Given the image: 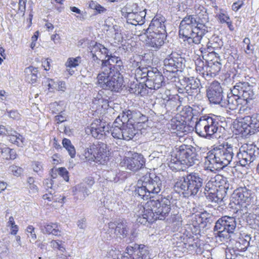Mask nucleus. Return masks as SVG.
Masks as SVG:
<instances>
[{
  "mask_svg": "<svg viewBox=\"0 0 259 259\" xmlns=\"http://www.w3.org/2000/svg\"><path fill=\"white\" fill-rule=\"evenodd\" d=\"M198 161L196 148L190 145H182L179 147L175 156L170 160L169 166L172 170H180L183 169L182 165L191 166Z\"/></svg>",
  "mask_w": 259,
  "mask_h": 259,
  "instance_id": "423d86ee",
  "label": "nucleus"
},
{
  "mask_svg": "<svg viewBox=\"0 0 259 259\" xmlns=\"http://www.w3.org/2000/svg\"><path fill=\"white\" fill-rule=\"evenodd\" d=\"M43 233L58 235L61 232L60 226L57 223H44L40 227Z\"/></svg>",
  "mask_w": 259,
  "mask_h": 259,
  "instance_id": "7c9ffc66",
  "label": "nucleus"
},
{
  "mask_svg": "<svg viewBox=\"0 0 259 259\" xmlns=\"http://www.w3.org/2000/svg\"><path fill=\"white\" fill-rule=\"evenodd\" d=\"M63 147L67 150L71 158H74L76 154V151L71 141L67 139L64 138L62 141Z\"/></svg>",
  "mask_w": 259,
  "mask_h": 259,
  "instance_id": "a19ab883",
  "label": "nucleus"
},
{
  "mask_svg": "<svg viewBox=\"0 0 259 259\" xmlns=\"http://www.w3.org/2000/svg\"><path fill=\"white\" fill-rule=\"evenodd\" d=\"M51 245L52 247L54 248H57L59 250H61L62 247L61 246L60 244L58 242L55 240H52L51 242Z\"/></svg>",
  "mask_w": 259,
  "mask_h": 259,
  "instance_id": "69168bd1",
  "label": "nucleus"
},
{
  "mask_svg": "<svg viewBox=\"0 0 259 259\" xmlns=\"http://www.w3.org/2000/svg\"><path fill=\"white\" fill-rule=\"evenodd\" d=\"M205 196L207 199L212 202H214L217 203L221 202L223 200L222 198L219 196L218 192H210V195L206 194Z\"/></svg>",
  "mask_w": 259,
  "mask_h": 259,
  "instance_id": "de8ad7c7",
  "label": "nucleus"
},
{
  "mask_svg": "<svg viewBox=\"0 0 259 259\" xmlns=\"http://www.w3.org/2000/svg\"><path fill=\"white\" fill-rule=\"evenodd\" d=\"M87 132H90L93 137L97 139H101L108 132L107 123L99 119H96L91 124L90 127L88 128Z\"/></svg>",
  "mask_w": 259,
  "mask_h": 259,
  "instance_id": "dca6fc26",
  "label": "nucleus"
},
{
  "mask_svg": "<svg viewBox=\"0 0 259 259\" xmlns=\"http://www.w3.org/2000/svg\"><path fill=\"white\" fill-rule=\"evenodd\" d=\"M3 158L6 160H14L16 158L17 154L15 150L8 147H4L1 149Z\"/></svg>",
  "mask_w": 259,
  "mask_h": 259,
  "instance_id": "e433bc0d",
  "label": "nucleus"
},
{
  "mask_svg": "<svg viewBox=\"0 0 259 259\" xmlns=\"http://www.w3.org/2000/svg\"><path fill=\"white\" fill-rule=\"evenodd\" d=\"M169 197L161 198L160 200L150 199L143 207V214L138 221L141 224L147 222H153L157 219L163 220L167 217L171 210Z\"/></svg>",
  "mask_w": 259,
  "mask_h": 259,
  "instance_id": "7ed1b4c3",
  "label": "nucleus"
},
{
  "mask_svg": "<svg viewBox=\"0 0 259 259\" xmlns=\"http://www.w3.org/2000/svg\"><path fill=\"white\" fill-rule=\"evenodd\" d=\"M165 21V18L163 17L158 16L154 17L149 27L147 29H142V33L153 32L158 34L162 33L163 34H166Z\"/></svg>",
  "mask_w": 259,
  "mask_h": 259,
  "instance_id": "412c9836",
  "label": "nucleus"
},
{
  "mask_svg": "<svg viewBox=\"0 0 259 259\" xmlns=\"http://www.w3.org/2000/svg\"><path fill=\"white\" fill-rule=\"evenodd\" d=\"M223 180L224 182L226 181V178H223L222 176L219 175L216 176L213 179H211V180L208 181L204 188V193L205 194V192H208L209 190L213 187H217L215 183H217V181H221ZM227 184L225 183V186H224V188H228V186H226Z\"/></svg>",
  "mask_w": 259,
  "mask_h": 259,
  "instance_id": "c9c22d12",
  "label": "nucleus"
},
{
  "mask_svg": "<svg viewBox=\"0 0 259 259\" xmlns=\"http://www.w3.org/2000/svg\"><path fill=\"white\" fill-rule=\"evenodd\" d=\"M73 192L74 195H77L78 193H81L83 195L81 198H85L90 193L88 188L83 184H79L73 187Z\"/></svg>",
  "mask_w": 259,
  "mask_h": 259,
  "instance_id": "58836bf2",
  "label": "nucleus"
},
{
  "mask_svg": "<svg viewBox=\"0 0 259 259\" xmlns=\"http://www.w3.org/2000/svg\"><path fill=\"white\" fill-rule=\"evenodd\" d=\"M58 174L63 177L64 180L66 182L69 180L68 172L66 168L64 167H61L56 170Z\"/></svg>",
  "mask_w": 259,
  "mask_h": 259,
  "instance_id": "603ef678",
  "label": "nucleus"
},
{
  "mask_svg": "<svg viewBox=\"0 0 259 259\" xmlns=\"http://www.w3.org/2000/svg\"><path fill=\"white\" fill-rule=\"evenodd\" d=\"M143 176L138 181L136 192L144 199L158 194L161 190L162 184L159 177L150 174L147 169H143Z\"/></svg>",
  "mask_w": 259,
  "mask_h": 259,
  "instance_id": "39448f33",
  "label": "nucleus"
},
{
  "mask_svg": "<svg viewBox=\"0 0 259 259\" xmlns=\"http://www.w3.org/2000/svg\"><path fill=\"white\" fill-rule=\"evenodd\" d=\"M122 118L123 122V140L129 141L133 139L135 137L142 134L141 129L138 128L135 123L132 120L126 119L124 120L123 117Z\"/></svg>",
  "mask_w": 259,
  "mask_h": 259,
  "instance_id": "aec40b11",
  "label": "nucleus"
},
{
  "mask_svg": "<svg viewBox=\"0 0 259 259\" xmlns=\"http://www.w3.org/2000/svg\"><path fill=\"white\" fill-rule=\"evenodd\" d=\"M206 122V116H202L200 117L197 121H196L195 124V132L196 133L199 135L200 136L204 138H210V133H209L207 126L203 127V130L202 131L201 128V124L203 122Z\"/></svg>",
  "mask_w": 259,
  "mask_h": 259,
  "instance_id": "2f4dec72",
  "label": "nucleus"
},
{
  "mask_svg": "<svg viewBox=\"0 0 259 259\" xmlns=\"http://www.w3.org/2000/svg\"><path fill=\"white\" fill-rule=\"evenodd\" d=\"M144 89V84L141 83H132L130 87L129 91L135 95H142Z\"/></svg>",
  "mask_w": 259,
  "mask_h": 259,
  "instance_id": "c03bdc74",
  "label": "nucleus"
},
{
  "mask_svg": "<svg viewBox=\"0 0 259 259\" xmlns=\"http://www.w3.org/2000/svg\"><path fill=\"white\" fill-rule=\"evenodd\" d=\"M196 70L205 78V75L207 68V61L204 62L200 58H198L195 61Z\"/></svg>",
  "mask_w": 259,
  "mask_h": 259,
  "instance_id": "4c0bfd02",
  "label": "nucleus"
},
{
  "mask_svg": "<svg viewBox=\"0 0 259 259\" xmlns=\"http://www.w3.org/2000/svg\"><path fill=\"white\" fill-rule=\"evenodd\" d=\"M42 198L45 200H48L49 201H53V203L51 204L50 205L55 208L58 207L57 203L60 202L62 203L63 202V199H64V197H63L61 199H58L57 197H56V195H53V194H52L51 193L44 195Z\"/></svg>",
  "mask_w": 259,
  "mask_h": 259,
  "instance_id": "ea45409f",
  "label": "nucleus"
},
{
  "mask_svg": "<svg viewBox=\"0 0 259 259\" xmlns=\"http://www.w3.org/2000/svg\"><path fill=\"white\" fill-rule=\"evenodd\" d=\"M32 166L33 170L36 172L41 171L42 169V164L41 163L37 161L33 162L32 164Z\"/></svg>",
  "mask_w": 259,
  "mask_h": 259,
  "instance_id": "6e6d98bb",
  "label": "nucleus"
},
{
  "mask_svg": "<svg viewBox=\"0 0 259 259\" xmlns=\"http://www.w3.org/2000/svg\"><path fill=\"white\" fill-rule=\"evenodd\" d=\"M11 129H8L4 125H0V135H8Z\"/></svg>",
  "mask_w": 259,
  "mask_h": 259,
  "instance_id": "680f3d73",
  "label": "nucleus"
},
{
  "mask_svg": "<svg viewBox=\"0 0 259 259\" xmlns=\"http://www.w3.org/2000/svg\"><path fill=\"white\" fill-rule=\"evenodd\" d=\"M238 127L243 136L253 134L259 128V121L255 117L247 116L238 121Z\"/></svg>",
  "mask_w": 259,
  "mask_h": 259,
  "instance_id": "f8f14e48",
  "label": "nucleus"
},
{
  "mask_svg": "<svg viewBox=\"0 0 259 259\" xmlns=\"http://www.w3.org/2000/svg\"><path fill=\"white\" fill-rule=\"evenodd\" d=\"M132 7L135 8V13L126 12V15H122L126 18L128 23L137 25L142 21L143 12L140 11L136 3L132 4Z\"/></svg>",
  "mask_w": 259,
  "mask_h": 259,
  "instance_id": "a878e982",
  "label": "nucleus"
},
{
  "mask_svg": "<svg viewBox=\"0 0 259 259\" xmlns=\"http://www.w3.org/2000/svg\"><path fill=\"white\" fill-rule=\"evenodd\" d=\"M233 146L228 143L208 153L205 163L211 171L222 169L230 164L234 156Z\"/></svg>",
  "mask_w": 259,
  "mask_h": 259,
  "instance_id": "20e7f679",
  "label": "nucleus"
},
{
  "mask_svg": "<svg viewBox=\"0 0 259 259\" xmlns=\"http://www.w3.org/2000/svg\"><path fill=\"white\" fill-rule=\"evenodd\" d=\"M123 122L121 114L118 115L112 124L111 129L112 137L117 139L123 140Z\"/></svg>",
  "mask_w": 259,
  "mask_h": 259,
  "instance_id": "cd10ccee",
  "label": "nucleus"
},
{
  "mask_svg": "<svg viewBox=\"0 0 259 259\" xmlns=\"http://www.w3.org/2000/svg\"><path fill=\"white\" fill-rule=\"evenodd\" d=\"M57 88H56L57 90L59 91H64L65 90V83L63 81H59L58 83H57Z\"/></svg>",
  "mask_w": 259,
  "mask_h": 259,
  "instance_id": "0e129e2a",
  "label": "nucleus"
},
{
  "mask_svg": "<svg viewBox=\"0 0 259 259\" xmlns=\"http://www.w3.org/2000/svg\"><path fill=\"white\" fill-rule=\"evenodd\" d=\"M221 63L217 59L211 60L207 61V68L205 75V79H209L211 77L215 76L221 70Z\"/></svg>",
  "mask_w": 259,
  "mask_h": 259,
  "instance_id": "c85d7f7f",
  "label": "nucleus"
},
{
  "mask_svg": "<svg viewBox=\"0 0 259 259\" xmlns=\"http://www.w3.org/2000/svg\"><path fill=\"white\" fill-rule=\"evenodd\" d=\"M124 163L129 170L133 171H136L139 169H144L143 166L145 165V161L143 156L138 153H134L132 157H126L124 159ZM142 174V172H141Z\"/></svg>",
  "mask_w": 259,
  "mask_h": 259,
  "instance_id": "f3484780",
  "label": "nucleus"
},
{
  "mask_svg": "<svg viewBox=\"0 0 259 259\" xmlns=\"http://www.w3.org/2000/svg\"><path fill=\"white\" fill-rule=\"evenodd\" d=\"M167 125L168 128L174 131H180L184 127L183 122L178 120L177 117L172 118Z\"/></svg>",
  "mask_w": 259,
  "mask_h": 259,
  "instance_id": "79ce46f5",
  "label": "nucleus"
},
{
  "mask_svg": "<svg viewBox=\"0 0 259 259\" xmlns=\"http://www.w3.org/2000/svg\"><path fill=\"white\" fill-rule=\"evenodd\" d=\"M24 72L26 79L28 82L32 84L36 82L38 78L37 68L33 66L28 67L25 69Z\"/></svg>",
  "mask_w": 259,
  "mask_h": 259,
  "instance_id": "72a5a7b5",
  "label": "nucleus"
},
{
  "mask_svg": "<svg viewBox=\"0 0 259 259\" xmlns=\"http://www.w3.org/2000/svg\"><path fill=\"white\" fill-rule=\"evenodd\" d=\"M8 226L11 227V234L16 235L18 231V227L15 225L14 219L13 217H10L8 222Z\"/></svg>",
  "mask_w": 259,
  "mask_h": 259,
  "instance_id": "09e8293b",
  "label": "nucleus"
},
{
  "mask_svg": "<svg viewBox=\"0 0 259 259\" xmlns=\"http://www.w3.org/2000/svg\"><path fill=\"white\" fill-rule=\"evenodd\" d=\"M143 34H146L147 36V44L154 50L159 49L163 45L166 36V34H163L162 33H160V34L153 32L142 33V31L137 35L140 36Z\"/></svg>",
  "mask_w": 259,
  "mask_h": 259,
  "instance_id": "a211bd4d",
  "label": "nucleus"
},
{
  "mask_svg": "<svg viewBox=\"0 0 259 259\" xmlns=\"http://www.w3.org/2000/svg\"><path fill=\"white\" fill-rule=\"evenodd\" d=\"M47 82L49 89L57 88V83H55L52 79H47Z\"/></svg>",
  "mask_w": 259,
  "mask_h": 259,
  "instance_id": "338daca9",
  "label": "nucleus"
},
{
  "mask_svg": "<svg viewBox=\"0 0 259 259\" xmlns=\"http://www.w3.org/2000/svg\"><path fill=\"white\" fill-rule=\"evenodd\" d=\"M108 227L110 229L114 230V233L117 237L124 238L128 231L127 223L125 221H121L115 224L113 222L108 223Z\"/></svg>",
  "mask_w": 259,
  "mask_h": 259,
  "instance_id": "bb28decb",
  "label": "nucleus"
},
{
  "mask_svg": "<svg viewBox=\"0 0 259 259\" xmlns=\"http://www.w3.org/2000/svg\"><path fill=\"white\" fill-rule=\"evenodd\" d=\"M24 138L20 134L18 133L17 140H16V145L19 147H23L24 143Z\"/></svg>",
  "mask_w": 259,
  "mask_h": 259,
  "instance_id": "4d7b16f0",
  "label": "nucleus"
},
{
  "mask_svg": "<svg viewBox=\"0 0 259 259\" xmlns=\"http://www.w3.org/2000/svg\"><path fill=\"white\" fill-rule=\"evenodd\" d=\"M27 0H19V9L18 11L22 13L24 16L26 9V3Z\"/></svg>",
  "mask_w": 259,
  "mask_h": 259,
  "instance_id": "5fc2aeb1",
  "label": "nucleus"
},
{
  "mask_svg": "<svg viewBox=\"0 0 259 259\" xmlns=\"http://www.w3.org/2000/svg\"><path fill=\"white\" fill-rule=\"evenodd\" d=\"M81 57L78 56L76 58H69L66 62V66L67 67H76L81 63Z\"/></svg>",
  "mask_w": 259,
  "mask_h": 259,
  "instance_id": "a18cd8bd",
  "label": "nucleus"
},
{
  "mask_svg": "<svg viewBox=\"0 0 259 259\" xmlns=\"http://www.w3.org/2000/svg\"><path fill=\"white\" fill-rule=\"evenodd\" d=\"M98 85L104 90L119 92L122 89L123 79L120 71H111V69L104 67L97 76Z\"/></svg>",
  "mask_w": 259,
  "mask_h": 259,
  "instance_id": "0eeeda50",
  "label": "nucleus"
},
{
  "mask_svg": "<svg viewBox=\"0 0 259 259\" xmlns=\"http://www.w3.org/2000/svg\"><path fill=\"white\" fill-rule=\"evenodd\" d=\"M18 133L15 131L11 130L8 136L9 137V141L13 144L16 145V140Z\"/></svg>",
  "mask_w": 259,
  "mask_h": 259,
  "instance_id": "864d4df0",
  "label": "nucleus"
},
{
  "mask_svg": "<svg viewBox=\"0 0 259 259\" xmlns=\"http://www.w3.org/2000/svg\"><path fill=\"white\" fill-rule=\"evenodd\" d=\"M181 84L184 91L189 96H193L200 92L199 80L193 77H184L181 80Z\"/></svg>",
  "mask_w": 259,
  "mask_h": 259,
  "instance_id": "6ab92c4d",
  "label": "nucleus"
},
{
  "mask_svg": "<svg viewBox=\"0 0 259 259\" xmlns=\"http://www.w3.org/2000/svg\"><path fill=\"white\" fill-rule=\"evenodd\" d=\"M223 180L224 182L226 181V178H223L222 176L219 175L216 176L213 179H211V180L208 181L204 188V193L205 194V192H208L209 190L213 187H217L215 183H217V181H221ZM227 184L225 183V186H224V188H228V186H226Z\"/></svg>",
  "mask_w": 259,
  "mask_h": 259,
  "instance_id": "f704fd0d",
  "label": "nucleus"
},
{
  "mask_svg": "<svg viewBox=\"0 0 259 259\" xmlns=\"http://www.w3.org/2000/svg\"><path fill=\"white\" fill-rule=\"evenodd\" d=\"M90 52L92 55L93 58L102 61L108 56L109 50L103 45L97 42H92L89 47Z\"/></svg>",
  "mask_w": 259,
  "mask_h": 259,
  "instance_id": "5701e85b",
  "label": "nucleus"
},
{
  "mask_svg": "<svg viewBox=\"0 0 259 259\" xmlns=\"http://www.w3.org/2000/svg\"><path fill=\"white\" fill-rule=\"evenodd\" d=\"M208 16L203 7L195 9V15L186 16L179 26V36L191 46L200 43L203 36L207 32L206 24Z\"/></svg>",
  "mask_w": 259,
  "mask_h": 259,
  "instance_id": "f03ea898",
  "label": "nucleus"
},
{
  "mask_svg": "<svg viewBox=\"0 0 259 259\" xmlns=\"http://www.w3.org/2000/svg\"><path fill=\"white\" fill-rule=\"evenodd\" d=\"M164 84V77L156 68H151L145 85L150 89L158 90Z\"/></svg>",
  "mask_w": 259,
  "mask_h": 259,
  "instance_id": "4468645a",
  "label": "nucleus"
},
{
  "mask_svg": "<svg viewBox=\"0 0 259 259\" xmlns=\"http://www.w3.org/2000/svg\"><path fill=\"white\" fill-rule=\"evenodd\" d=\"M118 259H150L149 252L146 246L135 244L134 247L128 246L125 252L118 256Z\"/></svg>",
  "mask_w": 259,
  "mask_h": 259,
  "instance_id": "9d476101",
  "label": "nucleus"
},
{
  "mask_svg": "<svg viewBox=\"0 0 259 259\" xmlns=\"http://www.w3.org/2000/svg\"><path fill=\"white\" fill-rule=\"evenodd\" d=\"M203 183L202 176L196 172H192L183 177L175 185L176 191L189 195H195L201 188Z\"/></svg>",
  "mask_w": 259,
  "mask_h": 259,
  "instance_id": "6e6552de",
  "label": "nucleus"
},
{
  "mask_svg": "<svg viewBox=\"0 0 259 259\" xmlns=\"http://www.w3.org/2000/svg\"><path fill=\"white\" fill-rule=\"evenodd\" d=\"M242 5L243 2L242 1L234 3L232 6V9L233 11H237L241 7Z\"/></svg>",
  "mask_w": 259,
  "mask_h": 259,
  "instance_id": "052dcab7",
  "label": "nucleus"
},
{
  "mask_svg": "<svg viewBox=\"0 0 259 259\" xmlns=\"http://www.w3.org/2000/svg\"><path fill=\"white\" fill-rule=\"evenodd\" d=\"M55 118V121L57 123H60L66 120V117L62 115H57Z\"/></svg>",
  "mask_w": 259,
  "mask_h": 259,
  "instance_id": "e2e57ef3",
  "label": "nucleus"
},
{
  "mask_svg": "<svg viewBox=\"0 0 259 259\" xmlns=\"http://www.w3.org/2000/svg\"><path fill=\"white\" fill-rule=\"evenodd\" d=\"M251 198V191L246 187H241L234 191L232 196L234 203L242 204L243 203H249Z\"/></svg>",
  "mask_w": 259,
  "mask_h": 259,
  "instance_id": "4be33fe9",
  "label": "nucleus"
},
{
  "mask_svg": "<svg viewBox=\"0 0 259 259\" xmlns=\"http://www.w3.org/2000/svg\"><path fill=\"white\" fill-rule=\"evenodd\" d=\"M9 171L11 172L14 176L18 177L22 172V169L16 165H13L9 167Z\"/></svg>",
  "mask_w": 259,
  "mask_h": 259,
  "instance_id": "8fccbe9b",
  "label": "nucleus"
},
{
  "mask_svg": "<svg viewBox=\"0 0 259 259\" xmlns=\"http://www.w3.org/2000/svg\"><path fill=\"white\" fill-rule=\"evenodd\" d=\"M150 69L147 68L140 67V66L135 70V78L137 82L143 83L146 82L150 74Z\"/></svg>",
  "mask_w": 259,
  "mask_h": 259,
  "instance_id": "473e14b6",
  "label": "nucleus"
},
{
  "mask_svg": "<svg viewBox=\"0 0 259 259\" xmlns=\"http://www.w3.org/2000/svg\"><path fill=\"white\" fill-rule=\"evenodd\" d=\"M206 122H204L201 124V130L202 131L203 127L207 126L208 128V130H209L208 132L210 133V138H211L212 136L217 134L219 130L221 129V126H219V123L215 119L208 116H206Z\"/></svg>",
  "mask_w": 259,
  "mask_h": 259,
  "instance_id": "c756f323",
  "label": "nucleus"
},
{
  "mask_svg": "<svg viewBox=\"0 0 259 259\" xmlns=\"http://www.w3.org/2000/svg\"><path fill=\"white\" fill-rule=\"evenodd\" d=\"M95 148L94 145H92L84 150V156L87 161H94L96 160V156L95 155Z\"/></svg>",
  "mask_w": 259,
  "mask_h": 259,
  "instance_id": "37998d69",
  "label": "nucleus"
},
{
  "mask_svg": "<svg viewBox=\"0 0 259 259\" xmlns=\"http://www.w3.org/2000/svg\"><path fill=\"white\" fill-rule=\"evenodd\" d=\"M107 58V59H105L102 63L101 71H103L104 67L110 68L111 71L114 72L115 71H120L123 68L122 62L118 57L108 54Z\"/></svg>",
  "mask_w": 259,
  "mask_h": 259,
  "instance_id": "b1692460",
  "label": "nucleus"
},
{
  "mask_svg": "<svg viewBox=\"0 0 259 259\" xmlns=\"http://www.w3.org/2000/svg\"><path fill=\"white\" fill-rule=\"evenodd\" d=\"M258 153V149L255 145H247L242 147L237 153L238 162L240 165L245 166L252 162L256 158Z\"/></svg>",
  "mask_w": 259,
  "mask_h": 259,
  "instance_id": "9b49d317",
  "label": "nucleus"
},
{
  "mask_svg": "<svg viewBox=\"0 0 259 259\" xmlns=\"http://www.w3.org/2000/svg\"><path fill=\"white\" fill-rule=\"evenodd\" d=\"M120 254L119 250L113 249L111 250L108 253L109 256H111L112 259H118L116 258H118V256L120 255Z\"/></svg>",
  "mask_w": 259,
  "mask_h": 259,
  "instance_id": "13d9d810",
  "label": "nucleus"
},
{
  "mask_svg": "<svg viewBox=\"0 0 259 259\" xmlns=\"http://www.w3.org/2000/svg\"><path fill=\"white\" fill-rule=\"evenodd\" d=\"M206 95L210 103L231 110L236 109L239 105L246 106L254 98L252 87L246 82L237 83L228 94L227 100L224 99L223 89L218 81L210 84L206 90Z\"/></svg>",
  "mask_w": 259,
  "mask_h": 259,
  "instance_id": "f257e3e1",
  "label": "nucleus"
},
{
  "mask_svg": "<svg viewBox=\"0 0 259 259\" xmlns=\"http://www.w3.org/2000/svg\"><path fill=\"white\" fill-rule=\"evenodd\" d=\"M219 19L221 23H227L230 20V18L228 16L225 15L224 14H221L219 15Z\"/></svg>",
  "mask_w": 259,
  "mask_h": 259,
  "instance_id": "bf43d9fd",
  "label": "nucleus"
},
{
  "mask_svg": "<svg viewBox=\"0 0 259 259\" xmlns=\"http://www.w3.org/2000/svg\"><path fill=\"white\" fill-rule=\"evenodd\" d=\"M85 220L82 219L80 220H79L77 222V226L78 227L81 229H83L85 227Z\"/></svg>",
  "mask_w": 259,
  "mask_h": 259,
  "instance_id": "774afa93",
  "label": "nucleus"
},
{
  "mask_svg": "<svg viewBox=\"0 0 259 259\" xmlns=\"http://www.w3.org/2000/svg\"><path fill=\"white\" fill-rule=\"evenodd\" d=\"M122 117H123L124 120L127 119L132 120L141 130L144 128L146 125L145 122L148 120L147 117L145 115L136 110H124L122 111Z\"/></svg>",
  "mask_w": 259,
  "mask_h": 259,
  "instance_id": "2eb2a0df",
  "label": "nucleus"
},
{
  "mask_svg": "<svg viewBox=\"0 0 259 259\" xmlns=\"http://www.w3.org/2000/svg\"><path fill=\"white\" fill-rule=\"evenodd\" d=\"M96 161L100 163H104L108 160L109 151L107 149V145L104 143L93 144Z\"/></svg>",
  "mask_w": 259,
  "mask_h": 259,
  "instance_id": "393cba45",
  "label": "nucleus"
},
{
  "mask_svg": "<svg viewBox=\"0 0 259 259\" xmlns=\"http://www.w3.org/2000/svg\"><path fill=\"white\" fill-rule=\"evenodd\" d=\"M237 253L233 248H228L226 250V257L227 259H235Z\"/></svg>",
  "mask_w": 259,
  "mask_h": 259,
  "instance_id": "3c124183",
  "label": "nucleus"
},
{
  "mask_svg": "<svg viewBox=\"0 0 259 259\" xmlns=\"http://www.w3.org/2000/svg\"><path fill=\"white\" fill-rule=\"evenodd\" d=\"M35 228L31 225H29L26 230L28 237L30 238V242H33L36 239V235L34 232Z\"/></svg>",
  "mask_w": 259,
  "mask_h": 259,
  "instance_id": "49530a36",
  "label": "nucleus"
},
{
  "mask_svg": "<svg viewBox=\"0 0 259 259\" xmlns=\"http://www.w3.org/2000/svg\"><path fill=\"white\" fill-rule=\"evenodd\" d=\"M185 60L176 53H172L164 60V70L175 73L183 69L185 67Z\"/></svg>",
  "mask_w": 259,
  "mask_h": 259,
  "instance_id": "ddd939ff",
  "label": "nucleus"
},
{
  "mask_svg": "<svg viewBox=\"0 0 259 259\" xmlns=\"http://www.w3.org/2000/svg\"><path fill=\"white\" fill-rule=\"evenodd\" d=\"M236 227V222L234 217L225 215L219 219L214 227L216 241L225 242L230 240L231 235L234 234Z\"/></svg>",
  "mask_w": 259,
  "mask_h": 259,
  "instance_id": "1a4fd4ad",
  "label": "nucleus"
}]
</instances>
